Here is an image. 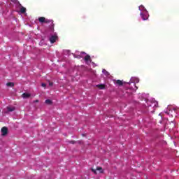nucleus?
<instances>
[{"instance_id":"obj_5","label":"nucleus","mask_w":179,"mask_h":179,"mask_svg":"<svg viewBox=\"0 0 179 179\" xmlns=\"http://www.w3.org/2000/svg\"><path fill=\"white\" fill-rule=\"evenodd\" d=\"M57 38H58V36L53 35L50 38V41L51 43V44H54V43H55V41H57Z\"/></svg>"},{"instance_id":"obj_7","label":"nucleus","mask_w":179,"mask_h":179,"mask_svg":"<svg viewBox=\"0 0 179 179\" xmlns=\"http://www.w3.org/2000/svg\"><path fill=\"white\" fill-rule=\"evenodd\" d=\"M45 104H48V106H51L52 104V101L51 99H46L45 101Z\"/></svg>"},{"instance_id":"obj_2","label":"nucleus","mask_w":179,"mask_h":179,"mask_svg":"<svg viewBox=\"0 0 179 179\" xmlns=\"http://www.w3.org/2000/svg\"><path fill=\"white\" fill-rule=\"evenodd\" d=\"M139 9L140 10H142L143 9V11L140 13L143 20H148V19H149V13H148V10L145 9V7H143V6H140Z\"/></svg>"},{"instance_id":"obj_14","label":"nucleus","mask_w":179,"mask_h":179,"mask_svg":"<svg viewBox=\"0 0 179 179\" xmlns=\"http://www.w3.org/2000/svg\"><path fill=\"white\" fill-rule=\"evenodd\" d=\"M102 72H103V73H105V75H106V76H108V75H110L108 71H106V69H103Z\"/></svg>"},{"instance_id":"obj_11","label":"nucleus","mask_w":179,"mask_h":179,"mask_svg":"<svg viewBox=\"0 0 179 179\" xmlns=\"http://www.w3.org/2000/svg\"><path fill=\"white\" fill-rule=\"evenodd\" d=\"M7 111L8 112L15 111V107H10V106L7 107Z\"/></svg>"},{"instance_id":"obj_4","label":"nucleus","mask_w":179,"mask_h":179,"mask_svg":"<svg viewBox=\"0 0 179 179\" xmlns=\"http://www.w3.org/2000/svg\"><path fill=\"white\" fill-rule=\"evenodd\" d=\"M8 135V127H3L1 128V136H6Z\"/></svg>"},{"instance_id":"obj_20","label":"nucleus","mask_w":179,"mask_h":179,"mask_svg":"<svg viewBox=\"0 0 179 179\" xmlns=\"http://www.w3.org/2000/svg\"><path fill=\"white\" fill-rule=\"evenodd\" d=\"M134 85L135 86V83H134Z\"/></svg>"},{"instance_id":"obj_6","label":"nucleus","mask_w":179,"mask_h":179,"mask_svg":"<svg viewBox=\"0 0 179 179\" xmlns=\"http://www.w3.org/2000/svg\"><path fill=\"white\" fill-rule=\"evenodd\" d=\"M30 96L31 94L29 93H23L22 97H23V99H29Z\"/></svg>"},{"instance_id":"obj_13","label":"nucleus","mask_w":179,"mask_h":179,"mask_svg":"<svg viewBox=\"0 0 179 179\" xmlns=\"http://www.w3.org/2000/svg\"><path fill=\"white\" fill-rule=\"evenodd\" d=\"M6 86H8L9 87H13L15 84L13 83H7Z\"/></svg>"},{"instance_id":"obj_3","label":"nucleus","mask_w":179,"mask_h":179,"mask_svg":"<svg viewBox=\"0 0 179 179\" xmlns=\"http://www.w3.org/2000/svg\"><path fill=\"white\" fill-rule=\"evenodd\" d=\"M92 172L94 173V174H97V171H99L100 173H104V170H103L102 167H96V169H91Z\"/></svg>"},{"instance_id":"obj_9","label":"nucleus","mask_w":179,"mask_h":179,"mask_svg":"<svg viewBox=\"0 0 179 179\" xmlns=\"http://www.w3.org/2000/svg\"><path fill=\"white\" fill-rule=\"evenodd\" d=\"M85 61L87 62V61H92V59L90 58V55H87L85 57H84Z\"/></svg>"},{"instance_id":"obj_16","label":"nucleus","mask_w":179,"mask_h":179,"mask_svg":"<svg viewBox=\"0 0 179 179\" xmlns=\"http://www.w3.org/2000/svg\"><path fill=\"white\" fill-rule=\"evenodd\" d=\"M41 86H42V87H45V86H47V85L45 83H42Z\"/></svg>"},{"instance_id":"obj_17","label":"nucleus","mask_w":179,"mask_h":179,"mask_svg":"<svg viewBox=\"0 0 179 179\" xmlns=\"http://www.w3.org/2000/svg\"><path fill=\"white\" fill-rule=\"evenodd\" d=\"M53 85H54V83H49V86H52Z\"/></svg>"},{"instance_id":"obj_8","label":"nucleus","mask_w":179,"mask_h":179,"mask_svg":"<svg viewBox=\"0 0 179 179\" xmlns=\"http://www.w3.org/2000/svg\"><path fill=\"white\" fill-rule=\"evenodd\" d=\"M20 12L21 13H26V8L21 6V8L20 9Z\"/></svg>"},{"instance_id":"obj_18","label":"nucleus","mask_w":179,"mask_h":179,"mask_svg":"<svg viewBox=\"0 0 179 179\" xmlns=\"http://www.w3.org/2000/svg\"><path fill=\"white\" fill-rule=\"evenodd\" d=\"M34 103H38V100L34 101Z\"/></svg>"},{"instance_id":"obj_12","label":"nucleus","mask_w":179,"mask_h":179,"mask_svg":"<svg viewBox=\"0 0 179 179\" xmlns=\"http://www.w3.org/2000/svg\"><path fill=\"white\" fill-rule=\"evenodd\" d=\"M116 83H117V85H118V86H122V85H124V83H122V81L120 80H117L116 81Z\"/></svg>"},{"instance_id":"obj_15","label":"nucleus","mask_w":179,"mask_h":179,"mask_svg":"<svg viewBox=\"0 0 179 179\" xmlns=\"http://www.w3.org/2000/svg\"><path fill=\"white\" fill-rule=\"evenodd\" d=\"M70 143H71L72 145H75V143H76V141H71Z\"/></svg>"},{"instance_id":"obj_19","label":"nucleus","mask_w":179,"mask_h":179,"mask_svg":"<svg viewBox=\"0 0 179 179\" xmlns=\"http://www.w3.org/2000/svg\"><path fill=\"white\" fill-rule=\"evenodd\" d=\"M135 87H136V89H138V87H136V85H135Z\"/></svg>"},{"instance_id":"obj_1","label":"nucleus","mask_w":179,"mask_h":179,"mask_svg":"<svg viewBox=\"0 0 179 179\" xmlns=\"http://www.w3.org/2000/svg\"><path fill=\"white\" fill-rule=\"evenodd\" d=\"M38 21L40 22V23H46L50 25V29L51 30V31H54V21L52 20H48L44 17H41L38 18Z\"/></svg>"},{"instance_id":"obj_10","label":"nucleus","mask_w":179,"mask_h":179,"mask_svg":"<svg viewBox=\"0 0 179 179\" xmlns=\"http://www.w3.org/2000/svg\"><path fill=\"white\" fill-rule=\"evenodd\" d=\"M96 87H99V89H106V85H103V84H101V85H96Z\"/></svg>"}]
</instances>
